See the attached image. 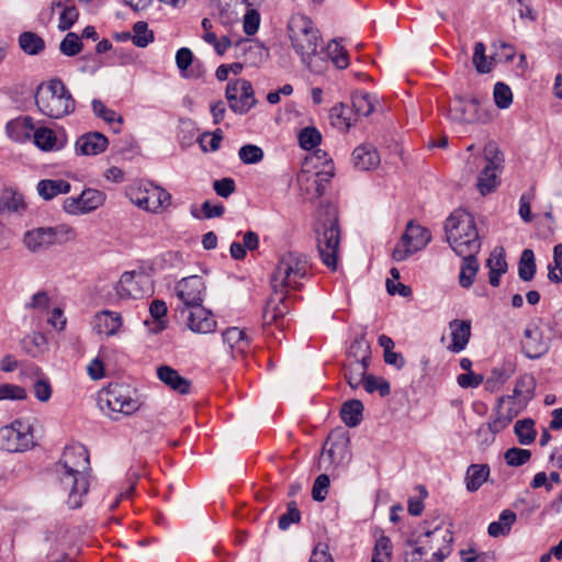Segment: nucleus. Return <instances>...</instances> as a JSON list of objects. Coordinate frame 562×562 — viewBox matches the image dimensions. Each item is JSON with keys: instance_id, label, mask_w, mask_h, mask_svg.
Here are the masks:
<instances>
[{"instance_id": "2f4dec72", "label": "nucleus", "mask_w": 562, "mask_h": 562, "mask_svg": "<svg viewBox=\"0 0 562 562\" xmlns=\"http://www.w3.org/2000/svg\"><path fill=\"white\" fill-rule=\"evenodd\" d=\"M92 111L97 117L106 122L114 133L121 132L123 123L122 115L117 114L114 110L109 109L101 100L94 99L92 101Z\"/></svg>"}, {"instance_id": "2eb2a0df", "label": "nucleus", "mask_w": 562, "mask_h": 562, "mask_svg": "<svg viewBox=\"0 0 562 562\" xmlns=\"http://www.w3.org/2000/svg\"><path fill=\"white\" fill-rule=\"evenodd\" d=\"M349 438L345 432H331L323 448L319 457L318 468L328 470V467L337 463L347 449Z\"/></svg>"}, {"instance_id": "4468645a", "label": "nucleus", "mask_w": 562, "mask_h": 562, "mask_svg": "<svg viewBox=\"0 0 562 562\" xmlns=\"http://www.w3.org/2000/svg\"><path fill=\"white\" fill-rule=\"evenodd\" d=\"M205 290L204 281L199 276L183 278L176 285V294L184 305V308L200 305Z\"/></svg>"}, {"instance_id": "3c124183", "label": "nucleus", "mask_w": 562, "mask_h": 562, "mask_svg": "<svg viewBox=\"0 0 562 562\" xmlns=\"http://www.w3.org/2000/svg\"><path fill=\"white\" fill-rule=\"evenodd\" d=\"M133 33L132 42L137 47L143 48L154 42V33L144 21H138L133 25Z\"/></svg>"}, {"instance_id": "9d476101", "label": "nucleus", "mask_w": 562, "mask_h": 562, "mask_svg": "<svg viewBox=\"0 0 562 562\" xmlns=\"http://www.w3.org/2000/svg\"><path fill=\"white\" fill-rule=\"evenodd\" d=\"M419 538L425 541L428 552L432 553V562H442L451 553L453 533L449 528L437 525L432 530H426Z\"/></svg>"}, {"instance_id": "a18cd8bd", "label": "nucleus", "mask_w": 562, "mask_h": 562, "mask_svg": "<svg viewBox=\"0 0 562 562\" xmlns=\"http://www.w3.org/2000/svg\"><path fill=\"white\" fill-rule=\"evenodd\" d=\"M350 361L368 362L370 361V345L363 336L356 338L348 350Z\"/></svg>"}, {"instance_id": "6e6552de", "label": "nucleus", "mask_w": 562, "mask_h": 562, "mask_svg": "<svg viewBox=\"0 0 562 562\" xmlns=\"http://www.w3.org/2000/svg\"><path fill=\"white\" fill-rule=\"evenodd\" d=\"M128 194L132 203L155 214L165 212L171 203V194L151 182L131 188Z\"/></svg>"}, {"instance_id": "412c9836", "label": "nucleus", "mask_w": 562, "mask_h": 562, "mask_svg": "<svg viewBox=\"0 0 562 562\" xmlns=\"http://www.w3.org/2000/svg\"><path fill=\"white\" fill-rule=\"evenodd\" d=\"M58 10L59 21L58 29L60 31H66L70 29V0H53L50 7L47 10H44L38 15V21L46 25L50 22L53 14Z\"/></svg>"}, {"instance_id": "b1692460", "label": "nucleus", "mask_w": 562, "mask_h": 562, "mask_svg": "<svg viewBox=\"0 0 562 562\" xmlns=\"http://www.w3.org/2000/svg\"><path fill=\"white\" fill-rule=\"evenodd\" d=\"M505 402V396H501L497 400V406L495 416L491 418V420L486 424L481 426L477 429V436L482 435H496L501 432L503 429H505L513 420V415H505L502 412L503 403Z\"/></svg>"}, {"instance_id": "680f3d73", "label": "nucleus", "mask_w": 562, "mask_h": 562, "mask_svg": "<svg viewBox=\"0 0 562 562\" xmlns=\"http://www.w3.org/2000/svg\"><path fill=\"white\" fill-rule=\"evenodd\" d=\"M238 156L246 165L258 164L263 158V150L256 145L248 144L239 148Z\"/></svg>"}, {"instance_id": "72a5a7b5", "label": "nucleus", "mask_w": 562, "mask_h": 562, "mask_svg": "<svg viewBox=\"0 0 562 562\" xmlns=\"http://www.w3.org/2000/svg\"><path fill=\"white\" fill-rule=\"evenodd\" d=\"M490 475V467L487 464H471L465 474L467 490L470 492L477 491Z\"/></svg>"}, {"instance_id": "774afa93", "label": "nucleus", "mask_w": 562, "mask_h": 562, "mask_svg": "<svg viewBox=\"0 0 562 562\" xmlns=\"http://www.w3.org/2000/svg\"><path fill=\"white\" fill-rule=\"evenodd\" d=\"M329 488V477L327 474H319L312 488V497L316 502H323L327 494Z\"/></svg>"}, {"instance_id": "a19ab883", "label": "nucleus", "mask_w": 562, "mask_h": 562, "mask_svg": "<svg viewBox=\"0 0 562 562\" xmlns=\"http://www.w3.org/2000/svg\"><path fill=\"white\" fill-rule=\"evenodd\" d=\"M407 549L405 550V562H432L428 559H423L428 553L425 541L419 537L417 539L409 538L406 541Z\"/></svg>"}, {"instance_id": "0e129e2a", "label": "nucleus", "mask_w": 562, "mask_h": 562, "mask_svg": "<svg viewBox=\"0 0 562 562\" xmlns=\"http://www.w3.org/2000/svg\"><path fill=\"white\" fill-rule=\"evenodd\" d=\"M260 25V13L252 8L247 9L243 19L244 32L251 36L258 32Z\"/></svg>"}, {"instance_id": "ddd939ff", "label": "nucleus", "mask_w": 562, "mask_h": 562, "mask_svg": "<svg viewBox=\"0 0 562 562\" xmlns=\"http://www.w3.org/2000/svg\"><path fill=\"white\" fill-rule=\"evenodd\" d=\"M68 240V231L61 227L56 228H37L27 232L24 235L25 246L32 250L37 251L44 249L53 244H60Z\"/></svg>"}, {"instance_id": "c85d7f7f", "label": "nucleus", "mask_w": 562, "mask_h": 562, "mask_svg": "<svg viewBox=\"0 0 562 562\" xmlns=\"http://www.w3.org/2000/svg\"><path fill=\"white\" fill-rule=\"evenodd\" d=\"M26 205L23 196L12 188L0 190V213H22Z\"/></svg>"}, {"instance_id": "79ce46f5", "label": "nucleus", "mask_w": 562, "mask_h": 562, "mask_svg": "<svg viewBox=\"0 0 562 562\" xmlns=\"http://www.w3.org/2000/svg\"><path fill=\"white\" fill-rule=\"evenodd\" d=\"M19 44L29 55H37L45 48L44 40L33 32H23L19 37Z\"/></svg>"}, {"instance_id": "cd10ccee", "label": "nucleus", "mask_w": 562, "mask_h": 562, "mask_svg": "<svg viewBox=\"0 0 562 562\" xmlns=\"http://www.w3.org/2000/svg\"><path fill=\"white\" fill-rule=\"evenodd\" d=\"M5 132L14 142L23 143L33 137L32 120L30 117L12 120L7 123Z\"/></svg>"}, {"instance_id": "e2e57ef3", "label": "nucleus", "mask_w": 562, "mask_h": 562, "mask_svg": "<svg viewBox=\"0 0 562 562\" xmlns=\"http://www.w3.org/2000/svg\"><path fill=\"white\" fill-rule=\"evenodd\" d=\"M227 101L231 110L237 114L247 113L257 102L254 95L246 98L240 94L227 99Z\"/></svg>"}, {"instance_id": "7c9ffc66", "label": "nucleus", "mask_w": 562, "mask_h": 562, "mask_svg": "<svg viewBox=\"0 0 562 562\" xmlns=\"http://www.w3.org/2000/svg\"><path fill=\"white\" fill-rule=\"evenodd\" d=\"M536 379L531 374L521 375L517 381L514 389L513 395L507 396V400L517 398L519 402H524V406L529 402L536 390Z\"/></svg>"}, {"instance_id": "c756f323", "label": "nucleus", "mask_w": 562, "mask_h": 562, "mask_svg": "<svg viewBox=\"0 0 562 562\" xmlns=\"http://www.w3.org/2000/svg\"><path fill=\"white\" fill-rule=\"evenodd\" d=\"M477 254L479 252H468L464 255H459L463 258L461 271L459 274V283L464 289H468L473 284V281L479 271V262L476 258Z\"/></svg>"}, {"instance_id": "393cba45", "label": "nucleus", "mask_w": 562, "mask_h": 562, "mask_svg": "<svg viewBox=\"0 0 562 562\" xmlns=\"http://www.w3.org/2000/svg\"><path fill=\"white\" fill-rule=\"evenodd\" d=\"M352 161L359 170H370L379 166L380 156L372 145H360L352 153Z\"/></svg>"}, {"instance_id": "052dcab7", "label": "nucleus", "mask_w": 562, "mask_h": 562, "mask_svg": "<svg viewBox=\"0 0 562 562\" xmlns=\"http://www.w3.org/2000/svg\"><path fill=\"white\" fill-rule=\"evenodd\" d=\"M363 387L368 393L378 391L382 397L387 396L391 393L390 383L386 380L376 378L372 374H369L366 378Z\"/></svg>"}, {"instance_id": "bb28decb", "label": "nucleus", "mask_w": 562, "mask_h": 562, "mask_svg": "<svg viewBox=\"0 0 562 562\" xmlns=\"http://www.w3.org/2000/svg\"><path fill=\"white\" fill-rule=\"evenodd\" d=\"M122 326L121 315L111 311H102L95 316L94 328L105 336L115 335Z\"/></svg>"}, {"instance_id": "4d7b16f0", "label": "nucleus", "mask_w": 562, "mask_h": 562, "mask_svg": "<svg viewBox=\"0 0 562 562\" xmlns=\"http://www.w3.org/2000/svg\"><path fill=\"white\" fill-rule=\"evenodd\" d=\"M391 553V540L387 537L382 536L375 542L371 562H389Z\"/></svg>"}, {"instance_id": "aec40b11", "label": "nucleus", "mask_w": 562, "mask_h": 562, "mask_svg": "<svg viewBox=\"0 0 562 562\" xmlns=\"http://www.w3.org/2000/svg\"><path fill=\"white\" fill-rule=\"evenodd\" d=\"M105 200L104 193L97 189H86L78 198H72V214H86L97 210Z\"/></svg>"}, {"instance_id": "13d9d810", "label": "nucleus", "mask_w": 562, "mask_h": 562, "mask_svg": "<svg viewBox=\"0 0 562 562\" xmlns=\"http://www.w3.org/2000/svg\"><path fill=\"white\" fill-rule=\"evenodd\" d=\"M495 104L499 109H507L513 102V93L510 88L504 82H497L493 90Z\"/></svg>"}, {"instance_id": "4be33fe9", "label": "nucleus", "mask_w": 562, "mask_h": 562, "mask_svg": "<svg viewBox=\"0 0 562 562\" xmlns=\"http://www.w3.org/2000/svg\"><path fill=\"white\" fill-rule=\"evenodd\" d=\"M157 376L172 391L180 394H188L190 392L191 382L181 376L176 369L169 366H161L157 368Z\"/></svg>"}, {"instance_id": "7ed1b4c3", "label": "nucleus", "mask_w": 562, "mask_h": 562, "mask_svg": "<svg viewBox=\"0 0 562 562\" xmlns=\"http://www.w3.org/2000/svg\"><path fill=\"white\" fill-rule=\"evenodd\" d=\"M316 246L322 262L331 271L338 266L340 227L334 209L326 210L315 225Z\"/></svg>"}, {"instance_id": "49530a36", "label": "nucleus", "mask_w": 562, "mask_h": 562, "mask_svg": "<svg viewBox=\"0 0 562 562\" xmlns=\"http://www.w3.org/2000/svg\"><path fill=\"white\" fill-rule=\"evenodd\" d=\"M33 392L35 397L40 402H47L52 396V385L48 379L41 372L38 368H35Z\"/></svg>"}, {"instance_id": "c03bdc74", "label": "nucleus", "mask_w": 562, "mask_h": 562, "mask_svg": "<svg viewBox=\"0 0 562 562\" xmlns=\"http://www.w3.org/2000/svg\"><path fill=\"white\" fill-rule=\"evenodd\" d=\"M514 431L518 438V442L525 446L533 442L537 435L535 423L530 418L517 420L514 427Z\"/></svg>"}, {"instance_id": "473e14b6", "label": "nucleus", "mask_w": 562, "mask_h": 562, "mask_svg": "<svg viewBox=\"0 0 562 562\" xmlns=\"http://www.w3.org/2000/svg\"><path fill=\"white\" fill-rule=\"evenodd\" d=\"M363 404L359 400H349L345 402L340 409V417L346 426L352 428L362 420Z\"/></svg>"}, {"instance_id": "c9c22d12", "label": "nucleus", "mask_w": 562, "mask_h": 562, "mask_svg": "<svg viewBox=\"0 0 562 562\" xmlns=\"http://www.w3.org/2000/svg\"><path fill=\"white\" fill-rule=\"evenodd\" d=\"M70 184L65 180H41L37 183V192L44 200H52L58 194L67 193Z\"/></svg>"}, {"instance_id": "423d86ee", "label": "nucleus", "mask_w": 562, "mask_h": 562, "mask_svg": "<svg viewBox=\"0 0 562 562\" xmlns=\"http://www.w3.org/2000/svg\"><path fill=\"white\" fill-rule=\"evenodd\" d=\"M33 431L31 422L15 419L0 428V449L8 452H24L32 449L36 445Z\"/></svg>"}, {"instance_id": "a211bd4d", "label": "nucleus", "mask_w": 562, "mask_h": 562, "mask_svg": "<svg viewBox=\"0 0 562 562\" xmlns=\"http://www.w3.org/2000/svg\"><path fill=\"white\" fill-rule=\"evenodd\" d=\"M146 281V277L135 271L124 272L116 283L115 291L121 299H139L143 297L145 291L140 284Z\"/></svg>"}, {"instance_id": "1a4fd4ad", "label": "nucleus", "mask_w": 562, "mask_h": 562, "mask_svg": "<svg viewBox=\"0 0 562 562\" xmlns=\"http://www.w3.org/2000/svg\"><path fill=\"white\" fill-rule=\"evenodd\" d=\"M481 105L482 103L477 98L457 95L448 109V116L452 121L460 123H487L491 120V115Z\"/></svg>"}, {"instance_id": "8fccbe9b", "label": "nucleus", "mask_w": 562, "mask_h": 562, "mask_svg": "<svg viewBox=\"0 0 562 562\" xmlns=\"http://www.w3.org/2000/svg\"><path fill=\"white\" fill-rule=\"evenodd\" d=\"M331 124L341 130H348L351 126L350 109L344 103L336 104L330 110Z\"/></svg>"}, {"instance_id": "6e6d98bb", "label": "nucleus", "mask_w": 562, "mask_h": 562, "mask_svg": "<svg viewBox=\"0 0 562 562\" xmlns=\"http://www.w3.org/2000/svg\"><path fill=\"white\" fill-rule=\"evenodd\" d=\"M473 65L480 74H487L492 70V61L487 60L485 45L482 42H477L474 45Z\"/></svg>"}, {"instance_id": "39448f33", "label": "nucleus", "mask_w": 562, "mask_h": 562, "mask_svg": "<svg viewBox=\"0 0 562 562\" xmlns=\"http://www.w3.org/2000/svg\"><path fill=\"white\" fill-rule=\"evenodd\" d=\"M69 98L65 85L53 79L37 87L35 103L44 115L59 119L68 113Z\"/></svg>"}, {"instance_id": "338daca9", "label": "nucleus", "mask_w": 562, "mask_h": 562, "mask_svg": "<svg viewBox=\"0 0 562 562\" xmlns=\"http://www.w3.org/2000/svg\"><path fill=\"white\" fill-rule=\"evenodd\" d=\"M300 519L301 514L297 509L296 503L290 502L288 504V512L280 516L278 525L281 530H286L292 524L299 522Z\"/></svg>"}, {"instance_id": "4c0bfd02", "label": "nucleus", "mask_w": 562, "mask_h": 562, "mask_svg": "<svg viewBox=\"0 0 562 562\" xmlns=\"http://www.w3.org/2000/svg\"><path fill=\"white\" fill-rule=\"evenodd\" d=\"M351 102L357 116H369L375 109L376 99L368 92L357 91L352 94Z\"/></svg>"}, {"instance_id": "dca6fc26", "label": "nucleus", "mask_w": 562, "mask_h": 562, "mask_svg": "<svg viewBox=\"0 0 562 562\" xmlns=\"http://www.w3.org/2000/svg\"><path fill=\"white\" fill-rule=\"evenodd\" d=\"M550 349V340L544 339L543 331L538 327H527L524 331L521 351L529 359H539Z\"/></svg>"}, {"instance_id": "e433bc0d", "label": "nucleus", "mask_w": 562, "mask_h": 562, "mask_svg": "<svg viewBox=\"0 0 562 562\" xmlns=\"http://www.w3.org/2000/svg\"><path fill=\"white\" fill-rule=\"evenodd\" d=\"M517 516L510 509H505L501 513L497 521L488 525L487 532L491 537L507 536L510 532L512 526L516 521Z\"/></svg>"}, {"instance_id": "a878e982", "label": "nucleus", "mask_w": 562, "mask_h": 562, "mask_svg": "<svg viewBox=\"0 0 562 562\" xmlns=\"http://www.w3.org/2000/svg\"><path fill=\"white\" fill-rule=\"evenodd\" d=\"M402 238L409 246L414 247L416 251H419L428 245L431 239V235L426 227L409 221Z\"/></svg>"}, {"instance_id": "603ef678", "label": "nucleus", "mask_w": 562, "mask_h": 562, "mask_svg": "<svg viewBox=\"0 0 562 562\" xmlns=\"http://www.w3.org/2000/svg\"><path fill=\"white\" fill-rule=\"evenodd\" d=\"M237 94L244 95L246 98L254 95L251 82L246 79H237L235 81L228 82L225 90L226 99L234 98Z\"/></svg>"}, {"instance_id": "f8f14e48", "label": "nucleus", "mask_w": 562, "mask_h": 562, "mask_svg": "<svg viewBox=\"0 0 562 562\" xmlns=\"http://www.w3.org/2000/svg\"><path fill=\"white\" fill-rule=\"evenodd\" d=\"M98 403L101 409L105 407L112 412L130 415L138 409V402L124 393L121 385H109L99 393Z\"/></svg>"}, {"instance_id": "f704fd0d", "label": "nucleus", "mask_w": 562, "mask_h": 562, "mask_svg": "<svg viewBox=\"0 0 562 562\" xmlns=\"http://www.w3.org/2000/svg\"><path fill=\"white\" fill-rule=\"evenodd\" d=\"M369 363L360 361H349L345 364V379L351 389H357L361 383L364 384Z\"/></svg>"}, {"instance_id": "864d4df0", "label": "nucleus", "mask_w": 562, "mask_h": 562, "mask_svg": "<svg viewBox=\"0 0 562 562\" xmlns=\"http://www.w3.org/2000/svg\"><path fill=\"white\" fill-rule=\"evenodd\" d=\"M321 140L322 135L315 127H304L299 133L300 146L305 150L315 148Z\"/></svg>"}, {"instance_id": "6ab92c4d", "label": "nucleus", "mask_w": 562, "mask_h": 562, "mask_svg": "<svg viewBox=\"0 0 562 562\" xmlns=\"http://www.w3.org/2000/svg\"><path fill=\"white\" fill-rule=\"evenodd\" d=\"M109 145L108 138L100 132H89L76 140V151L79 155L95 156L103 153Z\"/></svg>"}, {"instance_id": "bf43d9fd", "label": "nucleus", "mask_w": 562, "mask_h": 562, "mask_svg": "<svg viewBox=\"0 0 562 562\" xmlns=\"http://www.w3.org/2000/svg\"><path fill=\"white\" fill-rule=\"evenodd\" d=\"M531 458V452L521 448H509L504 454L506 463L510 467H520L527 463Z\"/></svg>"}, {"instance_id": "de8ad7c7", "label": "nucleus", "mask_w": 562, "mask_h": 562, "mask_svg": "<svg viewBox=\"0 0 562 562\" xmlns=\"http://www.w3.org/2000/svg\"><path fill=\"white\" fill-rule=\"evenodd\" d=\"M57 138L55 133L47 127H40L33 133V143L44 151L54 149Z\"/></svg>"}, {"instance_id": "ea45409f", "label": "nucleus", "mask_w": 562, "mask_h": 562, "mask_svg": "<svg viewBox=\"0 0 562 562\" xmlns=\"http://www.w3.org/2000/svg\"><path fill=\"white\" fill-rule=\"evenodd\" d=\"M333 177V167L329 166L328 169H323L322 171L312 173L308 178H303V181L313 184V198H321L325 193L326 183H328Z\"/></svg>"}, {"instance_id": "37998d69", "label": "nucleus", "mask_w": 562, "mask_h": 562, "mask_svg": "<svg viewBox=\"0 0 562 562\" xmlns=\"http://www.w3.org/2000/svg\"><path fill=\"white\" fill-rule=\"evenodd\" d=\"M536 261L535 255L531 249H525L521 252L519 262H518V276L522 281H531L536 273Z\"/></svg>"}, {"instance_id": "0eeeda50", "label": "nucleus", "mask_w": 562, "mask_h": 562, "mask_svg": "<svg viewBox=\"0 0 562 562\" xmlns=\"http://www.w3.org/2000/svg\"><path fill=\"white\" fill-rule=\"evenodd\" d=\"M485 166L477 177L476 188L482 195H486L499 186V175L504 169V155L498 146L488 143L484 148Z\"/></svg>"}, {"instance_id": "5fc2aeb1", "label": "nucleus", "mask_w": 562, "mask_h": 562, "mask_svg": "<svg viewBox=\"0 0 562 562\" xmlns=\"http://www.w3.org/2000/svg\"><path fill=\"white\" fill-rule=\"evenodd\" d=\"M327 54L333 63L339 68L345 69L348 67V54L347 50L339 45L338 42L331 41L327 45Z\"/></svg>"}, {"instance_id": "5701e85b", "label": "nucleus", "mask_w": 562, "mask_h": 562, "mask_svg": "<svg viewBox=\"0 0 562 562\" xmlns=\"http://www.w3.org/2000/svg\"><path fill=\"white\" fill-rule=\"evenodd\" d=\"M452 342L448 349L452 352L462 351L471 337V322L468 319H453L449 323Z\"/></svg>"}, {"instance_id": "09e8293b", "label": "nucleus", "mask_w": 562, "mask_h": 562, "mask_svg": "<svg viewBox=\"0 0 562 562\" xmlns=\"http://www.w3.org/2000/svg\"><path fill=\"white\" fill-rule=\"evenodd\" d=\"M176 64L179 68L182 77L186 78H196L199 74H195L193 69H189V67L193 64V54L187 48L182 47L178 49L176 54Z\"/></svg>"}, {"instance_id": "f3484780", "label": "nucleus", "mask_w": 562, "mask_h": 562, "mask_svg": "<svg viewBox=\"0 0 562 562\" xmlns=\"http://www.w3.org/2000/svg\"><path fill=\"white\" fill-rule=\"evenodd\" d=\"M188 313L187 325L188 327L198 334H209L215 330L216 321L212 313L205 310L201 304L192 306L190 308H183L181 313Z\"/></svg>"}, {"instance_id": "69168bd1", "label": "nucleus", "mask_w": 562, "mask_h": 562, "mask_svg": "<svg viewBox=\"0 0 562 562\" xmlns=\"http://www.w3.org/2000/svg\"><path fill=\"white\" fill-rule=\"evenodd\" d=\"M222 139L223 132L217 128L213 133H204L200 138V145L204 151H215L220 148Z\"/></svg>"}, {"instance_id": "f03ea898", "label": "nucleus", "mask_w": 562, "mask_h": 562, "mask_svg": "<svg viewBox=\"0 0 562 562\" xmlns=\"http://www.w3.org/2000/svg\"><path fill=\"white\" fill-rule=\"evenodd\" d=\"M310 269L311 265L306 255L297 251L284 254L271 276L273 291L282 294L289 289L301 290L302 280L308 278Z\"/></svg>"}, {"instance_id": "58836bf2", "label": "nucleus", "mask_w": 562, "mask_h": 562, "mask_svg": "<svg viewBox=\"0 0 562 562\" xmlns=\"http://www.w3.org/2000/svg\"><path fill=\"white\" fill-rule=\"evenodd\" d=\"M222 336L224 344H226L233 352L236 350L243 353L248 346V339L245 333L237 327L227 328Z\"/></svg>"}, {"instance_id": "9b49d317", "label": "nucleus", "mask_w": 562, "mask_h": 562, "mask_svg": "<svg viewBox=\"0 0 562 562\" xmlns=\"http://www.w3.org/2000/svg\"><path fill=\"white\" fill-rule=\"evenodd\" d=\"M72 453L82 458L81 464H78L77 469H72V496L79 494L80 498H82L89 492L92 477L89 452L85 446L77 443L72 445ZM82 503V499L76 501L72 504V508H79Z\"/></svg>"}, {"instance_id": "20e7f679", "label": "nucleus", "mask_w": 562, "mask_h": 562, "mask_svg": "<svg viewBox=\"0 0 562 562\" xmlns=\"http://www.w3.org/2000/svg\"><path fill=\"white\" fill-rule=\"evenodd\" d=\"M288 32L292 47L301 56L302 63L313 70L311 60L316 55L321 42L318 30L311 19L297 15L290 20Z\"/></svg>"}, {"instance_id": "f257e3e1", "label": "nucleus", "mask_w": 562, "mask_h": 562, "mask_svg": "<svg viewBox=\"0 0 562 562\" xmlns=\"http://www.w3.org/2000/svg\"><path fill=\"white\" fill-rule=\"evenodd\" d=\"M446 237L457 255L480 252L481 240L472 214L464 210H456L446 221Z\"/></svg>"}]
</instances>
